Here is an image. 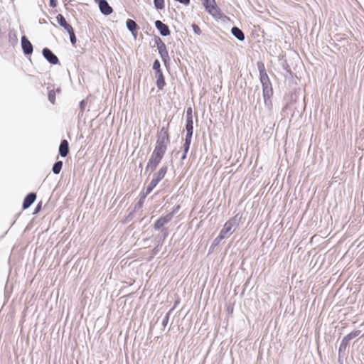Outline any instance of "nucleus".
I'll return each mask as SVG.
<instances>
[{"label":"nucleus","instance_id":"nucleus-14","mask_svg":"<svg viewBox=\"0 0 364 364\" xmlns=\"http://www.w3.org/2000/svg\"><path fill=\"white\" fill-rule=\"evenodd\" d=\"M56 21L60 25V26L63 28L67 32L71 31L73 28L72 26L66 21L63 15L60 14L57 15Z\"/></svg>","mask_w":364,"mask_h":364},{"label":"nucleus","instance_id":"nucleus-12","mask_svg":"<svg viewBox=\"0 0 364 364\" xmlns=\"http://www.w3.org/2000/svg\"><path fill=\"white\" fill-rule=\"evenodd\" d=\"M126 26L127 29L132 33L134 38L137 36V31L139 28L136 23L132 19H127L126 21Z\"/></svg>","mask_w":364,"mask_h":364},{"label":"nucleus","instance_id":"nucleus-8","mask_svg":"<svg viewBox=\"0 0 364 364\" xmlns=\"http://www.w3.org/2000/svg\"><path fill=\"white\" fill-rule=\"evenodd\" d=\"M154 26L159 32L161 36H168L170 35L171 31L169 29V27L160 20L155 21Z\"/></svg>","mask_w":364,"mask_h":364},{"label":"nucleus","instance_id":"nucleus-52","mask_svg":"<svg viewBox=\"0 0 364 364\" xmlns=\"http://www.w3.org/2000/svg\"><path fill=\"white\" fill-rule=\"evenodd\" d=\"M139 167L142 168V164L141 163L139 164Z\"/></svg>","mask_w":364,"mask_h":364},{"label":"nucleus","instance_id":"nucleus-29","mask_svg":"<svg viewBox=\"0 0 364 364\" xmlns=\"http://www.w3.org/2000/svg\"><path fill=\"white\" fill-rule=\"evenodd\" d=\"M68 33L70 36V41L73 46H75L77 42L76 36L74 31V29L73 28L71 31H68Z\"/></svg>","mask_w":364,"mask_h":364},{"label":"nucleus","instance_id":"nucleus-44","mask_svg":"<svg viewBox=\"0 0 364 364\" xmlns=\"http://www.w3.org/2000/svg\"><path fill=\"white\" fill-rule=\"evenodd\" d=\"M179 209H180V205H177L176 206H175V207L173 208V210H172L171 213H169L168 214H171V215H172V218H173V215H174L175 213H176L178 211V210H179Z\"/></svg>","mask_w":364,"mask_h":364},{"label":"nucleus","instance_id":"nucleus-49","mask_svg":"<svg viewBox=\"0 0 364 364\" xmlns=\"http://www.w3.org/2000/svg\"><path fill=\"white\" fill-rule=\"evenodd\" d=\"M153 191V188L148 185L146 189V194H149Z\"/></svg>","mask_w":364,"mask_h":364},{"label":"nucleus","instance_id":"nucleus-30","mask_svg":"<svg viewBox=\"0 0 364 364\" xmlns=\"http://www.w3.org/2000/svg\"><path fill=\"white\" fill-rule=\"evenodd\" d=\"M173 311V308H171L167 313L165 315V316L164 317L163 320H162V326L164 327H166V325L168 324V321H169V318H170V316H171V312Z\"/></svg>","mask_w":364,"mask_h":364},{"label":"nucleus","instance_id":"nucleus-47","mask_svg":"<svg viewBox=\"0 0 364 364\" xmlns=\"http://www.w3.org/2000/svg\"><path fill=\"white\" fill-rule=\"evenodd\" d=\"M142 203H143V200H141V199H140L139 201L137 203V204H136V205L134 207V210L136 209L141 208L142 206Z\"/></svg>","mask_w":364,"mask_h":364},{"label":"nucleus","instance_id":"nucleus-24","mask_svg":"<svg viewBox=\"0 0 364 364\" xmlns=\"http://www.w3.org/2000/svg\"><path fill=\"white\" fill-rule=\"evenodd\" d=\"M9 41L12 45L14 46L18 42L17 35L15 31H10L9 33Z\"/></svg>","mask_w":364,"mask_h":364},{"label":"nucleus","instance_id":"nucleus-48","mask_svg":"<svg viewBox=\"0 0 364 364\" xmlns=\"http://www.w3.org/2000/svg\"><path fill=\"white\" fill-rule=\"evenodd\" d=\"M158 245H156V247H155L152 251H151V255L152 257H154V255H157V253L159 252V249H158Z\"/></svg>","mask_w":364,"mask_h":364},{"label":"nucleus","instance_id":"nucleus-31","mask_svg":"<svg viewBox=\"0 0 364 364\" xmlns=\"http://www.w3.org/2000/svg\"><path fill=\"white\" fill-rule=\"evenodd\" d=\"M154 4L157 10L164 9V0H154Z\"/></svg>","mask_w":364,"mask_h":364},{"label":"nucleus","instance_id":"nucleus-32","mask_svg":"<svg viewBox=\"0 0 364 364\" xmlns=\"http://www.w3.org/2000/svg\"><path fill=\"white\" fill-rule=\"evenodd\" d=\"M48 97L50 102L54 105L55 102V92L53 90H49Z\"/></svg>","mask_w":364,"mask_h":364},{"label":"nucleus","instance_id":"nucleus-46","mask_svg":"<svg viewBox=\"0 0 364 364\" xmlns=\"http://www.w3.org/2000/svg\"><path fill=\"white\" fill-rule=\"evenodd\" d=\"M220 241L218 240V239L215 237L212 243L211 247H215L218 246L220 244Z\"/></svg>","mask_w":364,"mask_h":364},{"label":"nucleus","instance_id":"nucleus-13","mask_svg":"<svg viewBox=\"0 0 364 364\" xmlns=\"http://www.w3.org/2000/svg\"><path fill=\"white\" fill-rule=\"evenodd\" d=\"M155 77L156 79V85L159 90L164 89L166 82L162 70L155 72Z\"/></svg>","mask_w":364,"mask_h":364},{"label":"nucleus","instance_id":"nucleus-40","mask_svg":"<svg viewBox=\"0 0 364 364\" xmlns=\"http://www.w3.org/2000/svg\"><path fill=\"white\" fill-rule=\"evenodd\" d=\"M159 182H158L154 178H152L149 186H150L153 189L158 185Z\"/></svg>","mask_w":364,"mask_h":364},{"label":"nucleus","instance_id":"nucleus-35","mask_svg":"<svg viewBox=\"0 0 364 364\" xmlns=\"http://www.w3.org/2000/svg\"><path fill=\"white\" fill-rule=\"evenodd\" d=\"M186 120L187 119H189V120H193V110H192V108L191 107H188L186 110Z\"/></svg>","mask_w":364,"mask_h":364},{"label":"nucleus","instance_id":"nucleus-23","mask_svg":"<svg viewBox=\"0 0 364 364\" xmlns=\"http://www.w3.org/2000/svg\"><path fill=\"white\" fill-rule=\"evenodd\" d=\"M63 161H57L54 163L53 167H52V171L54 174H58L62 170L63 168Z\"/></svg>","mask_w":364,"mask_h":364},{"label":"nucleus","instance_id":"nucleus-26","mask_svg":"<svg viewBox=\"0 0 364 364\" xmlns=\"http://www.w3.org/2000/svg\"><path fill=\"white\" fill-rule=\"evenodd\" d=\"M257 65L259 73V77L268 75L265 70L264 64L262 62H257Z\"/></svg>","mask_w":364,"mask_h":364},{"label":"nucleus","instance_id":"nucleus-43","mask_svg":"<svg viewBox=\"0 0 364 364\" xmlns=\"http://www.w3.org/2000/svg\"><path fill=\"white\" fill-rule=\"evenodd\" d=\"M174 1L183 4L184 6H188L190 4V0H174Z\"/></svg>","mask_w":364,"mask_h":364},{"label":"nucleus","instance_id":"nucleus-15","mask_svg":"<svg viewBox=\"0 0 364 364\" xmlns=\"http://www.w3.org/2000/svg\"><path fill=\"white\" fill-rule=\"evenodd\" d=\"M69 143L66 139H63L59 146V154L62 157H66L69 154Z\"/></svg>","mask_w":364,"mask_h":364},{"label":"nucleus","instance_id":"nucleus-6","mask_svg":"<svg viewBox=\"0 0 364 364\" xmlns=\"http://www.w3.org/2000/svg\"><path fill=\"white\" fill-rule=\"evenodd\" d=\"M172 220L171 214H166L164 216H161L154 224V228L156 230H162L165 228L164 226Z\"/></svg>","mask_w":364,"mask_h":364},{"label":"nucleus","instance_id":"nucleus-36","mask_svg":"<svg viewBox=\"0 0 364 364\" xmlns=\"http://www.w3.org/2000/svg\"><path fill=\"white\" fill-rule=\"evenodd\" d=\"M192 28H193V32L196 34L200 35L201 33V30L197 24H196V23L192 24Z\"/></svg>","mask_w":364,"mask_h":364},{"label":"nucleus","instance_id":"nucleus-7","mask_svg":"<svg viewBox=\"0 0 364 364\" xmlns=\"http://www.w3.org/2000/svg\"><path fill=\"white\" fill-rule=\"evenodd\" d=\"M21 48L23 53L25 55H30L32 54L33 47L30 41L26 36H23L21 39Z\"/></svg>","mask_w":364,"mask_h":364},{"label":"nucleus","instance_id":"nucleus-51","mask_svg":"<svg viewBox=\"0 0 364 364\" xmlns=\"http://www.w3.org/2000/svg\"><path fill=\"white\" fill-rule=\"evenodd\" d=\"M178 303H179L178 300L176 301L175 304H174V305H173V306L172 308H173V309H174L176 307V306L178 304Z\"/></svg>","mask_w":364,"mask_h":364},{"label":"nucleus","instance_id":"nucleus-2","mask_svg":"<svg viewBox=\"0 0 364 364\" xmlns=\"http://www.w3.org/2000/svg\"><path fill=\"white\" fill-rule=\"evenodd\" d=\"M205 11L215 19H222L224 14L217 6L215 0H204L203 2Z\"/></svg>","mask_w":364,"mask_h":364},{"label":"nucleus","instance_id":"nucleus-33","mask_svg":"<svg viewBox=\"0 0 364 364\" xmlns=\"http://www.w3.org/2000/svg\"><path fill=\"white\" fill-rule=\"evenodd\" d=\"M153 70H154V73L157 72V71H161V70L160 62L157 59L154 61Z\"/></svg>","mask_w":364,"mask_h":364},{"label":"nucleus","instance_id":"nucleus-10","mask_svg":"<svg viewBox=\"0 0 364 364\" xmlns=\"http://www.w3.org/2000/svg\"><path fill=\"white\" fill-rule=\"evenodd\" d=\"M36 193L33 192H31L26 195L25 197L23 204L22 208L23 210L28 209L36 200Z\"/></svg>","mask_w":364,"mask_h":364},{"label":"nucleus","instance_id":"nucleus-50","mask_svg":"<svg viewBox=\"0 0 364 364\" xmlns=\"http://www.w3.org/2000/svg\"><path fill=\"white\" fill-rule=\"evenodd\" d=\"M148 194H146V192L142 193L141 196V200H144L145 199V198L147 196Z\"/></svg>","mask_w":364,"mask_h":364},{"label":"nucleus","instance_id":"nucleus-11","mask_svg":"<svg viewBox=\"0 0 364 364\" xmlns=\"http://www.w3.org/2000/svg\"><path fill=\"white\" fill-rule=\"evenodd\" d=\"M186 135L185 138V141L191 142L193 133V120H186Z\"/></svg>","mask_w":364,"mask_h":364},{"label":"nucleus","instance_id":"nucleus-39","mask_svg":"<svg viewBox=\"0 0 364 364\" xmlns=\"http://www.w3.org/2000/svg\"><path fill=\"white\" fill-rule=\"evenodd\" d=\"M159 182H158L154 178H152L149 186H150L153 189L158 185Z\"/></svg>","mask_w":364,"mask_h":364},{"label":"nucleus","instance_id":"nucleus-42","mask_svg":"<svg viewBox=\"0 0 364 364\" xmlns=\"http://www.w3.org/2000/svg\"><path fill=\"white\" fill-rule=\"evenodd\" d=\"M58 5V0H49V6L52 8H55Z\"/></svg>","mask_w":364,"mask_h":364},{"label":"nucleus","instance_id":"nucleus-41","mask_svg":"<svg viewBox=\"0 0 364 364\" xmlns=\"http://www.w3.org/2000/svg\"><path fill=\"white\" fill-rule=\"evenodd\" d=\"M159 182H158L154 178H152L149 186H150L153 189L158 185Z\"/></svg>","mask_w":364,"mask_h":364},{"label":"nucleus","instance_id":"nucleus-27","mask_svg":"<svg viewBox=\"0 0 364 364\" xmlns=\"http://www.w3.org/2000/svg\"><path fill=\"white\" fill-rule=\"evenodd\" d=\"M191 142L184 141L183 144V153L181 157V160H185L187 157V154L189 151Z\"/></svg>","mask_w":364,"mask_h":364},{"label":"nucleus","instance_id":"nucleus-19","mask_svg":"<svg viewBox=\"0 0 364 364\" xmlns=\"http://www.w3.org/2000/svg\"><path fill=\"white\" fill-rule=\"evenodd\" d=\"M164 154H164L162 152L154 150L150 158H149V160H151L152 162H154L159 165V163L161 162V161L162 160Z\"/></svg>","mask_w":364,"mask_h":364},{"label":"nucleus","instance_id":"nucleus-17","mask_svg":"<svg viewBox=\"0 0 364 364\" xmlns=\"http://www.w3.org/2000/svg\"><path fill=\"white\" fill-rule=\"evenodd\" d=\"M348 341L345 340L343 338L341 341L339 348H338V360L340 361L343 359L346 355V350L348 346Z\"/></svg>","mask_w":364,"mask_h":364},{"label":"nucleus","instance_id":"nucleus-5","mask_svg":"<svg viewBox=\"0 0 364 364\" xmlns=\"http://www.w3.org/2000/svg\"><path fill=\"white\" fill-rule=\"evenodd\" d=\"M43 58L51 65H57L59 63L58 58L48 48H44L42 50Z\"/></svg>","mask_w":364,"mask_h":364},{"label":"nucleus","instance_id":"nucleus-21","mask_svg":"<svg viewBox=\"0 0 364 364\" xmlns=\"http://www.w3.org/2000/svg\"><path fill=\"white\" fill-rule=\"evenodd\" d=\"M168 229L163 228L161 230V234L159 237H157L155 240L156 245L158 246L161 245L163 244L164 241L165 240V239L168 237Z\"/></svg>","mask_w":364,"mask_h":364},{"label":"nucleus","instance_id":"nucleus-45","mask_svg":"<svg viewBox=\"0 0 364 364\" xmlns=\"http://www.w3.org/2000/svg\"><path fill=\"white\" fill-rule=\"evenodd\" d=\"M227 236L224 234L223 232L220 231L219 235H218V237L216 238L218 239V240L221 241L222 240H223L224 238H225Z\"/></svg>","mask_w":364,"mask_h":364},{"label":"nucleus","instance_id":"nucleus-28","mask_svg":"<svg viewBox=\"0 0 364 364\" xmlns=\"http://www.w3.org/2000/svg\"><path fill=\"white\" fill-rule=\"evenodd\" d=\"M157 166H158L157 164L152 162L151 160L149 159V161L146 166V171L149 170L151 172H153L154 171H155Z\"/></svg>","mask_w":364,"mask_h":364},{"label":"nucleus","instance_id":"nucleus-1","mask_svg":"<svg viewBox=\"0 0 364 364\" xmlns=\"http://www.w3.org/2000/svg\"><path fill=\"white\" fill-rule=\"evenodd\" d=\"M169 144L170 136L168 127H163L157 134L156 146L154 150L166 154Z\"/></svg>","mask_w":364,"mask_h":364},{"label":"nucleus","instance_id":"nucleus-16","mask_svg":"<svg viewBox=\"0 0 364 364\" xmlns=\"http://www.w3.org/2000/svg\"><path fill=\"white\" fill-rule=\"evenodd\" d=\"M231 34L239 41H243L245 38L244 32L237 26H233L231 28Z\"/></svg>","mask_w":364,"mask_h":364},{"label":"nucleus","instance_id":"nucleus-38","mask_svg":"<svg viewBox=\"0 0 364 364\" xmlns=\"http://www.w3.org/2000/svg\"><path fill=\"white\" fill-rule=\"evenodd\" d=\"M41 207H42V202H40L36 206L33 214H37L41 210Z\"/></svg>","mask_w":364,"mask_h":364},{"label":"nucleus","instance_id":"nucleus-34","mask_svg":"<svg viewBox=\"0 0 364 364\" xmlns=\"http://www.w3.org/2000/svg\"><path fill=\"white\" fill-rule=\"evenodd\" d=\"M155 43L157 47V49L159 50L161 48V47L166 46L165 43L162 41V40L159 37H156L155 38Z\"/></svg>","mask_w":364,"mask_h":364},{"label":"nucleus","instance_id":"nucleus-22","mask_svg":"<svg viewBox=\"0 0 364 364\" xmlns=\"http://www.w3.org/2000/svg\"><path fill=\"white\" fill-rule=\"evenodd\" d=\"M158 50L162 61L164 63V64H166V63L169 60V56L166 46L161 47V48H159Z\"/></svg>","mask_w":364,"mask_h":364},{"label":"nucleus","instance_id":"nucleus-18","mask_svg":"<svg viewBox=\"0 0 364 364\" xmlns=\"http://www.w3.org/2000/svg\"><path fill=\"white\" fill-rule=\"evenodd\" d=\"M272 96V95H263L264 103L269 115H271L272 112V102L271 100Z\"/></svg>","mask_w":364,"mask_h":364},{"label":"nucleus","instance_id":"nucleus-4","mask_svg":"<svg viewBox=\"0 0 364 364\" xmlns=\"http://www.w3.org/2000/svg\"><path fill=\"white\" fill-rule=\"evenodd\" d=\"M259 80L262 87V95H273L272 83L268 75L259 77Z\"/></svg>","mask_w":364,"mask_h":364},{"label":"nucleus","instance_id":"nucleus-53","mask_svg":"<svg viewBox=\"0 0 364 364\" xmlns=\"http://www.w3.org/2000/svg\"><path fill=\"white\" fill-rule=\"evenodd\" d=\"M132 215V213H130V214L129 215V217H131Z\"/></svg>","mask_w":364,"mask_h":364},{"label":"nucleus","instance_id":"nucleus-25","mask_svg":"<svg viewBox=\"0 0 364 364\" xmlns=\"http://www.w3.org/2000/svg\"><path fill=\"white\" fill-rule=\"evenodd\" d=\"M360 333H361V331H360V330L353 331L349 333L348 334H347L346 336H344L343 338L345 340H346L348 342H349L353 338L360 336Z\"/></svg>","mask_w":364,"mask_h":364},{"label":"nucleus","instance_id":"nucleus-37","mask_svg":"<svg viewBox=\"0 0 364 364\" xmlns=\"http://www.w3.org/2000/svg\"><path fill=\"white\" fill-rule=\"evenodd\" d=\"M86 105H87L86 100H82L80 102V112H82V114L83 113Z\"/></svg>","mask_w":364,"mask_h":364},{"label":"nucleus","instance_id":"nucleus-3","mask_svg":"<svg viewBox=\"0 0 364 364\" xmlns=\"http://www.w3.org/2000/svg\"><path fill=\"white\" fill-rule=\"evenodd\" d=\"M242 216L239 213L236 214L234 217L229 219L224 225L223 229L220 230L228 236L231 235L235 229L238 226Z\"/></svg>","mask_w":364,"mask_h":364},{"label":"nucleus","instance_id":"nucleus-9","mask_svg":"<svg viewBox=\"0 0 364 364\" xmlns=\"http://www.w3.org/2000/svg\"><path fill=\"white\" fill-rule=\"evenodd\" d=\"M96 2L98 3L100 10L104 15L108 16L112 13L113 9L107 0H99Z\"/></svg>","mask_w":364,"mask_h":364},{"label":"nucleus","instance_id":"nucleus-20","mask_svg":"<svg viewBox=\"0 0 364 364\" xmlns=\"http://www.w3.org/2000/svg\"><path fill=\"white\" fill-rule=\"evenodd\" d=\"M168 171L167 166H163L160 168L159 171L154 175L153 178L156 180L158 182H160L165 176Z\"/></svg>","mask_w":364,"mask_h":364}]
</instances>
